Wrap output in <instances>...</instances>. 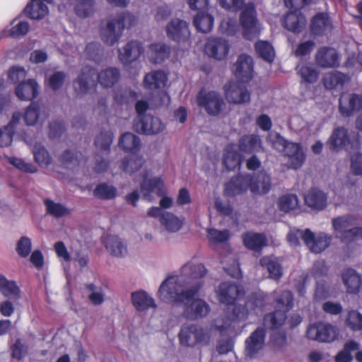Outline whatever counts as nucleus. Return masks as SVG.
<instances>
[{
  "label": "nucleus",
  "instance_id": "58836bf2",
  "mask_svg": "<svg viewBox=\"0 0 362 362\" xmlns=\"http://www.w3.org/2000/svg\"><path fill=\"white\" fill-rule=\"evenodd\" d=\"M242 163V156L233 146H228L224 149L223 163L228 170H235L240 168Z\"/></svg>",
  "mask_w": 362,
  "mask_h": 362
},
{
  "label": "nucleus",
  "instance_id": "09e8293b",
  "mask_svg": "<svg viewBox=\"0 0 362 362\" xmlns=\"http://www.w3.org/2000/svg\"><path fill=\"white\" fill-rule=\"evenodd\" d=\"M0 292L6 298L17 300L20 298V288L15 282L0 275Z\"/></svg>",
  "mask_w": 362,
  "mask_h": 362
},
{
  "label": "nucleus",
  "instance_id": "f03ea898",
  "mask_svg": "<svg viewBox=\"0 0 362 362\" xmlns=\"http://www.w3.org/2000/svg\"><path fill=\"white\" fill-rule=\"evenodd\" d=\"M267 306L266 296L262 292H252L245 299L244 305H235L226 316L217 320V329L221 332H232L235 325L245 320L250 314L258 315Z\"/></svg>",
  "mask_w": 362,
  "mask_h": 362
},
{
  "label": "nucleus",
  "instance_id": "393cba45",
  "mask_svg": "<svg viewBox=\"0 0 362 362\" xmlns=\"http://www.w3.org/2000/svg\"><path fill=\"white\" fill-rule=\"evenodd\" d=\"M40 86L35 79H28L20 82L15 88V94L21 100L29 101L39 94Z\"/></svg>",
  "mask_w": 362,
  "mask_h": 362
},
{
  "label": "nucleus",
  "instance_id": "69168bd1",
  "mask_svg": "<svg viewBox=\"0 0 362 362\" xmlns=\"http://www.w3.org/2000/svg\"><path fill=\"white\" fill-rule=\"evenodd\" d=\"M76 14L81 17L90 16L94 11L93 0H77Z\"/></svg>",
  "mask_w": 362,
  "mask_h": 362
},
{
  "label": "nucleus",
  "instance_id": "2eb2a0df",
  "mask_svg": "<svg viewBox=\"0 0 362 362\" xmlns=\"http://www.w3.org/2000/svg\"><path fill=\"white\" fill-rule=\"evenodd\" d=\"M230 49L228 40L221 37H211L206 42L204 50L210 57L217 60L224 59Z\"/></svg>",
  "mask_w": 362,
  "mask_h": 362
},
{
  "label": "nucleus",
  "instance_id": "774afa93",
  "mask_svg": "<svg viewBox=\"0 0 362 362\" xmlns=\"http://www.w3.org/2000/svg\"><path fill=\"white\" fill-rule=\"evenodd\" d=\"M315 47V42L311 40L301 42L297 46L294 51V54L296 57H304L310 54L314 49Z\"/></svg>",
  "mask_w": 362,
  "mask_h": 362
},
{
  "label": "nucleus",
  "instance_id": "052dcab7",
  "mask_svg": "<svg viewBox=\"0 0 362 362\" xmlns=\"http://www.w3.org/2000/svg\"><path fill=\"white\" fill-rule=\"evenodd\" d=\"M6 159L9 163L21 171L30 173H35L37 171V168L34 165L30 163H26L21 158L6 156Z\"/></svg>",
  "mask_w": 362,
  "mask_h": 362
},
{
  "label": "nucleus",
  "instance_id": "0eeeda50",
  "mask_svg": "<svg viewBox=\"0 0 362 362\" xmlns=\"http://www.w3.org/2000/svg\"><path fill=\"white\" fill-rule=\"evenodd\" d=\"M240 24L243 28L245 39L252 40L260 34L257 11L253 4L247 5L240 14Z\"/></svg>",
  "mask_w": 362,
  "mask_h": 362
},
{
  "label": "nucleus",
  "instance_id": "f704fd0d",
  "mask_svg": "<svg viewBox=\"0 0 362 362\" xmlns=\"http://www.w3.org/2000/svg\"><path fill=\"white\" fill-rule=\"evenodd\" d=\"M21 118V115L20 112H14L8 124L3 128H0L1 147L8 146L11 144L15 126L19 122Z\"/></svg>",
  "mask_w": 362,
  "mask_h": 362
},
{
  "label": "nucleus",
  "instance_id": "8fccbe9b",
  "mask_svg": "<svg viewBox=\"0 0 362 362\" xmlns=\"http://www.w3.org/2000/svg\"><path fill=\"white\" fill-rule=\"evenodd\" d=\"M255 48L259 57L267 62H272L275 57V51L272 45L267 40H258Z\"/></svg>",
  "mask_w": 362,
  "mask_h": 362
},
{
  "label": "nucleus",
  "instance_id": "4468645a",
  "mask_svg": "<svg viewBox=\"0 0 362 362\" xmlns=\"http://www.w3.org/2000/svg\"><path fill=\"white\" fill-rule=\"evenodd\" d=\"M362 110V95L356 93L344 94L339 100V111L344 117H349Z\"/></svg>",
  "mask_w": 362,
  "mask_h": 362
},
{
  "label": "nucleus",
  "instance_id": "1a4fd4ad",
  "mask_svg": "<svg viewBox=\"0 0 362 362\" xmlns=\"http://www.w3.org/2000/svg\"><path fill=\"white\" fill-rule=\"evenodd\" d=\"M337 328L324 322L313 323L306 330V337L318 342H332L337 338Z\"/></svg>",
  "mask_w": 362,
  "mask_h": 362
},
{
  "label": "nucleus",
  "instance_id": "a878e982",
  "mask_svg": "<svg viewBox=\"0 0 362 362\" xmlns=\"http://www.w3.org/2000/svg\"><path fill=\"white\" fill-rule=\"evenodd\" d=\"M282 24L288 30L299 33L305 26V16L301 11L291 10L285 15Z\"/></svg>",
  "mask_w": 362,
  "mask_h": 362
},
{
  "label": "nucleus",
  "instance_id": "bb28decb",
  "mask_svg": "<svg viewBox=\"0 0 362 362\" xmlns=\"http://www.w3.org/2000/svg\"><path fill=\"white\" fill-rule=\"evenodd\" d=\"M118 145L125 153L135 155L140 151L142 144L138 136L132 132H125L119 139Z\"/></svg>",
  "mask_w": 362,
  "mask_h": 362
},
{
  "label": "nucleus",
  "instance_id": "5701e85b",
  "mask_svg": "<svg viewBox=\"0 0 362 362\" xmlns=\"http://www.w3.org/2000/svg\"><path fill=\"white\" fill-rule=\"evenodd\" d=\"M48 117L47 109L35 103H31L25 110L23 119L28 126L42 124Z\"/></svg>",
  "mask_w": 362,
  "mask_h": 362
},
{
  "label": "nucleus",
  "instance_id": "9b49d317",
  "mask_svg": "<svg viewBox=\"0 0 362 362\" xmlns=\"http://www.w3.org/2000/svg\"><path fill=\"white\" fill-rule=\"evenodd\" d=\"M302 239L311 252L320 253L329 246L332 237L325 233H320L315 235L308 228L302 235Z\"/></svg>",
  "mask_w": 362,
  "mask_h": 362
},
{
  "label": "nucleus",
  "instance_id": "aec40b11",
  "mask_svg": "<svg viewBox=\"0 0 362 362\" xmlns=\"http://www.w3.org/2000/svg\"><path fill=\"white\" fill-rule=\"evenodd\" d=\"M142 43L138 40L129 41L122 49H118V57L124 64L136 61L144 52Z\"/></svg>",
  "mask_w": 362,
  "mask_h": 362
},
{
  "label": "nucleus",
  "instance_id": "cd10ccee",
  "mask_svg": "<svg viewBox=\"0 0 362 362\" xmlns=\"http://www.w3.org/2000/svg\"><path fill=\"white\" fill-rule=\"evenodd\" d=\"M305 204L313 209L320 211L327 206V197L322 190L311 188L304 197Z\"/></svg>",
  "mask_w": 362,
  "mask_h": 362
},
{
  "label": "nucleus",
  "instance_id": "f257e3e1",
  "mask_svg": "<svg viewBox=\"0 0 362 362\" xmlns=\"http://www.w3.org/2000/svg\"><path fill=\"white\" fill-rule=\"evenodd\" d=\"M178 276L167 278L160 284L158 295L166 303H180L184 305L183 316L189 320H196L206 317L211 310L209 305L202 298H195L203 288V282L199 281L189 288L180 290L177 284Z\"/></svg>",
  "mask_w": 362,
  "mask_h": 362
},
{
  "label": "nucleus",
  "instance_id": "4c0bfd02",
  "mask_svg": "<svg viewBox=\"0 0 362 362\" xmlns=\"http://www.w3.org/2000/svg\"><path fill=\"white\" fill-rule=\"evenodd\" d=\"M214 17L206 11H199L194 17L193 23L196 29L203 33L210 32L214 25Z\"/></svg>",
  "mask_w": 362,
  "mask_h": 362
},
{
  "label": "nucleus",
  "instance_id": "bf43d9fd",
  "mask_svg": "<svg viewBox=\"0 0 362 362\" xmlns=\"http://www.w3.org/2000/svg\"><path fill=\"white\" fill-rule=\"evenodd\" d=\"M66 74L63 71H57L45 79V83L53 90H57L62 87Z\"/></svg>",
  "mask_w": 362,
  "mask_h": 362
},
{
  "label": "nucleus",
  "instance_id": "473e14b6",
  "mask_svg": "<svg viewBox=\"0 0 362 362\" xmlns=\"http://www.w3.org/2000/svg\"><path fill=\"white\" fill-rule=\"evenodd\" d=\"M244 245L249 250L259 252L267 245V240L262 233L247 232L243 235Z\"/></svg>",
  "mask_w": 362,
  "mask_h": 362
},
{
  "label": "nucleus",
  "instance_id": "f8f14e48",
  "mask_svg": "<svg viewBox=\"0 0 362 362\" xmlns=\"http://www.w3.org/2000/svg\"><path fill=\"white\" fill-rule=\"evenodd\" d=\"M245 83L247 82L238 81L224 86L226 98L229 103L243 104L250 101V93Z\"/></svg>",
  "mask_w": 362,
  "mask_h": 362
},
{
  "label": "nucleus",
  "instance_id": "7ed1b4c3",
  "mask_svg": "<svg viewBox=\"0 0 362 362\" xmlns=\"http://www.w3.org/2000/svg\"><path fill=\"white\" fill-rule=\"evenodd\" d=\"M272 187L271 177L266 173H261L257 179L250 174H238L230 178L225 185V194L235 197L246 192L250 189L254 195L266 194Z\"/></svg>",
  "mask_w": 362,
  "mask_h": 362
},
{
  "label": "nucleus",
  "instance_id": "2f4dec72",
  "mask_svg": "<svg viewBox=\"0 0 362 362\" xmlns=\"http://www.w3.org/2000/svg\"><path fill=\"white\" fill-rule=\"evenodd\" d=\"M239 149L245 153H253L262 148V141L258 135L245 134L238 141Z\"/></svg>",
  "mask_w": 362,
  "mask_h": 362
},
{
  "label": "nucleus",
  "instance_id": "a19ab883",
  "mask_svg": "<svg viewBox=\"0 0 362 362\" xmlns=\"http://www.w3.org/2000/svg\"><path fill=\"white\" fill-rule=\"evenodd\" d=\"M132 301L134 306L139 311H144L149 308H154L156 307L154 300L144 291L133 292L132 293Z\"/></svg>",
  "mask_w": 362,
  "mask_h": 362
},
{
  "label": "nucleus",
  "instance_id": "6ab92c4d",
  "mask_svg": "<svg viewBox=\"0 0 362 362\" xmlns=\"http://www.w3.org/2000/svg\"><path fill=\"white\" fill-rule=\"evenodd\" d=\"M316 64L322 68H337L339 66V55L337 50L329 47H320L315 54Z\"/></svg>",
  "mask_w": 362,
  "mask_h": 362
},
{
  "label": "nucleus",
  "instance_id": "20e7f679",
  "mask_svg": "<svg viewBox=\"0 0 362 362\" xmlns=\"http://www.w3.org/2000/svg\"><path fill=\"white\" fill-rule=\"evenodd\" d=\"M355 218L351 214H344L332 219V227L335 238L341 243L350 244L362 240V226L354 227Z\"/></svg>",
  "mask_w": 362,
  "mask_h": 362
},
{
  "label": "nucleus",
  "instance_id": "c756f323",
  "mask_svg": "<svg viewBox=\"0 0 362 362\" xmlns=\"http://www.w3.org/2000/svg\"><path fill=\"white\" fill-rule=\"evenodd\" d=\"M168 81V76L163 71L157 70L146 74L144 78L145 88L155 90L164 88Z\"/></svg>",
  "mask_w": 362,
  "mask_h": 362
},
{
  "label": "nucleus",
  "instance_id": "a18cd8bd",
  "mask_svg": "<svg viewBox=\"0 0 362 362\" xmlns=\"http://www.w3.org/2000/svg\"><path fill=\"white\" fill-rule=\"evenodd\" d=\"M144 163V158L140 155H131L122 159L121 168L126 173L132 175L138 171Z\"/></svg>",
  "mask_w": 362,
  "mask_h": 362
},
{
  "label": "nucleus",
  "instance_id": "338daca9",
  "mask_svg": "<svg viewBox=\"0 0 362 362\" xmlns=\"http://www.w3.org/2000/svg\"><path fill=\"white\" fill-rule=\"evenodd\" d=\"M219 4L227 11L238 12L243 9L245 0H219Z\"/></svg>",
  "mask_w": 362,
  "mask_h": 362
},
{
  "label": "nucleus",
  "instance_id": "f3484780",
  "mask_svg": "<svg viewBox=\"0 0 362 362\" xmlns=\"http://www.w3.org/2000/svg\"><path fill=\"white\" fill-rule=\"evenodd\" d=\"M267 332L265 328L259 327L255 329L245 341V353L248 357H252L263 349Z\"/></svg>",
  "mask_w": 362,
  "mask_h": 362
},
{
  "label": "nucleus",
  "instance_id": "13d9d810",
  "mask_svg": "<svg viewBox=\"0 0 362 362\" xmlns=\"http://www.w3.org/2000/svg\"><path fill=\"white\" fill-rule=\"evenodd\" d=\"M298 73L302 78V82L307 83H314L319 78V72L315 69L307 65L302 66Z\"/></svg>",
  "mask_w": 362,
  "mask_h": 362
},
{
  "label": "nucleus",
  "instance_id": "ea45409f",
  "mask_svg": "<svg viewBox=\"0 0 362 362\" xmlns=\"http://www.w3.org/2000/svg\"><path fill=\"white\" fill-rule=\"evenodd\" d=\"M349 79L346 74L336 71L325 74L323 77V84L327 89H336L342 88Z\"/></svg>",
  "mask_w": 362,
  "mask_h": 362
},
{
  "label": "nucleus",
  "instance_id": "e2e57ef3",
  "mask_svg": "<svg viewBox=\"0 0 362 362\" xmlns=\"http://www.w3.org/2000/svg\"><path fill=\"white\" fill-rule=\"evenodd\" d=\"M100 35L105 42L110 45L113 44V19L108 18L102 22Z\"/></svg>",
  "mask_w": 362,
  "mask_h": 362
},
{
  "label": "nucleus",
  "instance_id": "864d4df0",
  "mask_svg": "<svg viewBox=\"0 0 362 362\" xmlns=\"http://www.w3.org/2000/svg\"><path fill=\"white\" fill-rule=\"evenodd\" d=\"M277 206L281 211L289 213L298 206V197L296 194H284L279 198Z\"/></svg>",
  "mask_w": 362,
  "mask_h": 362
},
{
  "label": "nucleus",
  "instance_id": "dca6fc26",
  "mask_svg": "<svg viewBox=\"0 0 362 362\" xmlns=\"http://www.w3.org/2000/svg\"><path fill=\"white\" fill-rule=\"evenodd\" d=\"M95 71L86 66L79 74L78 78L74 82V88L78 95H84L90 93L95 88Z\"/></svg>",
  "mask_w": 362,
  "mask_h": 362
},
{
  "label": "nucleus",
  "instance_id": "79ce46f5",
  "mask_svg": "<svg viewBox=\"0 0 362 362\" xmlns=\"http://www.w3.org/2000/svg\"><path fill=\"white\" fill-rule=\"evenodd\" d=\"M136 22V18L134 15L128 11H124L117 15L115 18V30L118 28L119 32L122 33L125 28H131ZM120 33L116 34L115 33V42L119 40Z\"/></svg>",
  "mask_w": 362,
  "mask_h": 362
},
{
  "label": "nucleus",
  "instance_id": "412c9836",
  "mask_svg": "<svg viewBox=\"0 0 362 362\" xmlns=\"http://www.w3.org/2000/svg\"><path fill=\"white\" fill-rule=\"evenodd\" d=\"M134 125L137 132L145 134H157L164 129L160 119L152 115L143 116Z\"/></svg>",
  "mask_w": 362,
  "mask_h": 362
},
{
  "label": "nucleus",
  "instance_id": "e433bc0d",
  "mask_svg": "<svg viewBox=\"0 0 362 362\" xmlns=\"http://www.w3.org/2000/svg\"><path fill=\"white\" fill-rule=\"evenodd\" d=\"M29 28L30 25L28 22L23 21L16 22V19H14L11 23V28L7 26L1 33L4 37L21 38L28 33Z\"/></svg>",
  "mask_w": 362,
  "mask_h": 362
},
{
  "label": "nucleus",
  "instance_id": "5fc2aeb1",
  "mask_svg": "<svg viewBox=\"0 0 362 362\" xmlns=\"http://www.w3.org/2000/svg\"><path fill=\"white\" fill-rule=\"evenodd\" d=\"M160 221L167 230L173 233L178 231L183 225L182 221L178 217L170 212H165L162 214Z\"/></svg>",
  "mask_w": 362,
  "mask_h": 362
},
{
  "label": "nucleus",
  "instance_id": "3c124183",
  "mask_svg": "<svg viewBox=\"0 0 362 362\" xmlns=\"http://www.w3.org/2000/svg\"><path fill=\"white\" fill-rule=\"evenodd\" d=\"M35 161L42 168H47L52 163V157L46 148L36 143L33 147Z\"/></svg>",
  "mask_w": 362,
  "mask_h": 362
},
{
  "label": "nucleus",
  "instance_id": "ddd939ff",
  "mask_svg": "<svg viewBox=\"0 0 362 362\" xmlns=\"http://www.w3.org/2000/svg\"><path fill=\"white\" fill-rule=\"evenodd\" d=\"M165 31L168 37L177 42H185L190 37L189 24L179 18L172 19L167 24Z\"/></svg>",
  "mask_w": 362,
  "mask_h": 362
},
{
  "label": "nucleus",
  "instance_id": "c03bdc74",
  "mask_svg": "<svg viewBox=\"0 0 362 362\" xmlns=\"http://www.w3.org/2000/svg\"><path fill=\"white\" fill-rule=\"evenodd\" d=\"M63 163L67 169L78 171L86 160L81 153L66 151L63 155Z\"/></svg>",
  "mask_w": 362,
  "mask_h": 362
},
{
  "label": "nucleus",
  "instance_id": "7c9ffc66",
  "mask_svg": "<svg viewBox=\"0 0 362 362\" xmlns=\"http://www.w3.org/2000/svg\"><path fill=\"white\" fill-rule=\"evenodd\" d=\"M170 47L164 42H154L148 47V57L153 64H161L170 56Z\"/></svg>",
  "mask_w": 362,
  "mask_h": 362
},
{
  "label": "nucleus",
  "instance_id": "c85d7f7f",
  "mask_svg": "<svg viewBox=\"0 0 362 362\" xmlns=\"http://www.w3.org/2000/svg\"><path fill=\"white\" fill-rule=\"evenodd\" d=\"M207 273V269L204 265L202 263L194 264L192 262H188L185 264L181 269V274L185 275L189 279V282L196 281L192 285L199 281L203 282L204 284L203 278Z\"/></svg>",
  "mask_w": 362,
  "mask_h": 362
},
{
  "label": "nucleus",
  "instance_id": "4d7b16f0",
  "mask_svg": "<svg viewBox=\"0 0 362 362\" xmlns=\"http://www.w3.org/2000/svg\"><path fill=\"white\" fill-rule=\"evenodd\" d=\"M45 204L48 214L54 217H61L69 214V210L60 203L46 199Z\"/></svg>",
  "mask_w": 362,
  "mask_h": 362
},
{
  "label": "nucleus",
  "instance_id": "680f3d73",
  "mask_svg": "<svg viewBox=\"0 0 362 362\" xmlns=\"http://www.w3.org/2000/svg\"><path fill=\"white\" fill-rule=\"evenodd\" d=\"M32 250V240L26 236H22L16 243V251L21 257L29 256Z\"/></svg>",
  "mask_w": 362,
  "mask_h": 362
},
{
  "label": "nucleus",
  "instance_id": "37998d69",
  "mask_svg": "<svg viewBox=\"0 0 362 362\" xmlns=\"http://www.w3.org/2000/svg\"><path fill=\"white\" fill-rule=\"evenodd\" d=\"M287 318L286 313L284 310H276L266 314L264 316V324L269 329L274 330L281 327Z\"/></svg>",
  "mask_w": 362,
  "mask_h": 362
},
{
  "label": "nucleus",
  "instance_id": "423d86ee",
  "mask_svg": "<svg viewBox=\"0 0 362 362\" xmlns=\"http://www.w3.org/2000/svg\"><path fill=\"white\" fill-rule=\"evenodd\" d=\"M197 105L210 116L219 115L226 107L222 95L215 91L200 90L196 97Z\"/></svg>",
  "mask_w": 362,
  "mask_h": 362
},
{
  "label": "nucleus",
  "instance_id": "39448f33",
  "mask_svg": "<svg viewBox=\"0 0 362 362\" xmlns=\"http://www.w3.org/2000/svg\"><path fill=\"white\" fill-rule=\"evenodd\" d=\"M245 295V291L242 285L229 281L221 282L216 291L219 303L228 307L226 314L228 311H231L230 306L233 308L235 305H238L236 303L241 300Z\"/></svg>",
  "mask_w": 362,
  "mask_h": 362
},
{
  "label": "nucleus",
  "instance_id": "6e6d98bb",
  "mask_svg": "<svg viewBox=\"0 0 362 362\" xmlns=\"http://www.w3.org/2000/svg\"><path fill=\"white\" fill-rule=\"evenodd\" d=\"M345 325L353 332L362 331V314L357 310H349L345 317Z\"/></svg>",
  "mask_w": 362,
  "mask_h": 362
},
{
  "label": "nucleus",
  "instance_id": "4be33fe9",
  "mask_svg": "<svg viewBox=\"0 0 362 362\" xmlns=\"http://www.w3.org/2000/svg\"><path fill=\"white\" fill-rule=\"evenodd\" d=\"M164 182L160 177L147 178L145 176L140 185V191L144 199L151 201L153 193L158 197L163 196L164 194Z\"/></svg>",
  "mask_w": 362,
  "mask_h": 362
},
{
  "label": "nucleus",
  "instance_id": "603ef678",
  "mask_svg": "<svg viewBox=\"0 0 362 362\" xmlns=\"http://www.w3.org/2000/svg\"><path fill=\"white\" fill-rule=\"evenodd\" d=\"M359 349V344L354 340H349L344 344L343 349L335 356V362H351V352Z\"/></svg>",
  "mask_w": 362,
  "mask_h": 362
},
{
  "label": "nucleus",
  "instance_id": "9d476101",
  "mask_svg": "<svg viewBox=\"0 0 362 362\" xmlns=\"http://www.w3.org/2000/svg\"><path fill=\"white\" fill-rule=\"evenodd\" d=\"M355 143L356 146L359 145L358 139L351 141L348 129L344 127H339L334 129L326 144L330 151H339L343 148H351Z\"/></svg>",
  "mask_w": 362,
  "mask_h": 362
},
{
  "label": "nucleus",
  "instance_id": "b1692460",
  "mask_svg": "<svg viewBox=\"0 0 362 362\" xmlns=\"http://www.w3.org/2000/svg\"><path fill=\"white\" fill-rule=\"evenodd\" d=\"M332 27V20L327 12H318L312 17L310 30L313 35L322 36Z\"/></svg>",
  "mask_w": 362,
  "mask_h": 362
},
{
  "label": "nucleus",
  "instance_id": "49530a36",
  "mask_svg": "<svg viewBox=\"0 0 362 362\" xmlns=\"http://www.w3.org/2000/svg\"><path fill=\"white\" fill-rule=\"evenodd\" d=\"M259 262L261 266L268 271L270 278L274 280L280 279L283 274L282 267L276 260L265 256L260 259Z\"/></svg>",
  "mask_w": 362,
  "mask_h": 362
},
{
  "label": "nucleus",
  "instance_id": "72a5a7b5",
  "mask_svg": "<svg viewBox=\"0 0 362 362\" xmlns=\"http://www.w3.org/2000/svg\"><path fill=\"white\" fill-rule=\"evenodd\" d=\"M43 1L47 3L52 1V0ZM24 12L33 19H42L48 14V8L42 2V0H31L25 8Z\"/></svg>",
  "mask_w": 362,
  "mask_h": 362
},
{
  "label": "nucleus",
  "instance_id": "0e129e2a",
  "mask_svg": "<svg viewBox=\"0 0 362 362\" xmlns=\"http://www.w3.org/2000/svg\"><path fill=\"white\" fill-rule=\"evenodd\" d=\"M207 233L209 240L214 243H224L230 238V233L228 230H218L210 228Z\"/></svg>",
  "mask_w": 362,
  "mask_h": 362
},
{
  "label": "nucleus",
  "instance_id": "6e6552de",
  "mask_svg": "<svg viewBox=\"0 0 362 362\" xmlns=\"http://www.w3.org/2000/svg\"><path fill=\"white\" fill-rule=\"evenodd\" d=\"M178 338L182 346L190 347L199 344H206L209 339L204 329L195 324L182 325Z\"/></svg>",
  "mask_w": 362,
  "mask_h": 362
},
{
  "label": "nucleus",
  "instance_id": "a211bd4d",
  "mask_svg": "<svg viewBox=\"0 0 362 362\" xmlns=\"http://www.w3.org/2000/svg\"><path fill=\"white\" fill-rule=\"evenodd\" d=\"M253 72L252 58L246 54L239 55L235 64V77L239 81L248 83L253 77Z\"/></svg>",
  "mask_w": 362,
  "mask_h": 362
},
{
  "label": "nucleus",
  "instance_id": "c9c22d12",
  "mask_svg": "<svg viewBox=\"0 0 362 362\" xmlns=\"http://www.w3.org/2000/svg\"><path fill=\"white\" fill-rule=\"evenodd\" d=\"M342 279L347 293L356 294L359 291L361 279L355 269L351 268L346 269L342 275Z\"/></svg>",
  "mask_w": 362,
  "mask_h": 362
},
{
  "label": "nucleus",
  "instance_id": "de8ad7c7",
  "mask_svg": "<svg viewBox=\"0 0 362 362\" xmlns=\"http://www.w3.org/2000/svg\"><path fill=\"white\" fill-rule=\"evenodd\" d=\"M275 309L288 313L293 305V296L290 291L285 290L280 293H275Z\"/></svg>",
  "mask_w": 362,
  "mask_h": 362
}]
</instances>
